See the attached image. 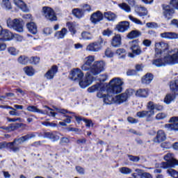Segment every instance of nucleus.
<instances>
[{
	"mask_svg": "<svg viewBox=\"0 0 178 178\" xmlns=\"http://www.w3.org/2000/svg\"><path fill=\"white\" fill-rule=\"evenodd\" d=\"M81 70L88 72L85 80L79 81L81 88H86L92 84V76H98L105 70V62L95 61V56H88L85 58Z\"/></svg>",
	"mask_w": 178,
	"mask_h": 178,
	"instance_id": "1",
	"label": "nucleus"
},
{
	"mask_svg": "<svg viewBox=\"0 0 178 178\" xmlns=\"http://www.w3.org/2000/svg\"><path fill=\"white\" fill-rule=\"evenodd\" d=\"M178 63V48L169 51L163 58H156L153 60L152 64L157 67H162L166 65H177Z\"/></svg>",
	"mask_w": 178,
	"mask_h": 178,
	"instance_id": "2",
	"label": "nucleus"
},
{
	"mask_svg": "<svg viewBox=\"0 0 178 178\" xmlns=\"http://www.w3.org/2000/svg\"><path fill=\"white\" fill-rule=\"evenodd\" d=\"M35 137V134H29L19 138L15 139L13 142L6 143V142L0 143V149H3L8 147L10 149H12L13 152H17L19 151L20 147L19 145L23 144V143L28 141V140H31Z\"/></svg>",
	"mask_w": 178,
	"mask_h": 178,
	"instance_id": "3",
	"label": "nucleus"
},
{
	"mask_svg": "<svg viewBox=\"0 0 178 178\" xmlns=\"http://www.w3.org/2000/svg\"><path fill=\"white\" fill-rule=\"evenodd\" d=\"M123 79L117 77L111 79L109 82V87L107 89L108 94H120L123 91Z\"/></svg>",
	"mask_w": 178,
	"mask_h": 178,
	"instance_id": "4",
	"label": "nucleus"
},
{
	"mask_svg": "<svg viewBox=\"0 0 178 178\" xmlns=\"http://www.w3.org/2000/svg\"><path fill=\"white\" fill-rule=\"evenodd\" d=\"M164 159L166 162H162L160 164V168L163 169H169L170 168H175V166H178V161L175 159V154L172 153H167L164 156Z\"/></svg>",
	"mask_w": 178,
	"mask_h": 178,
	"instance_id": "5",
	"label": "nucleus"
},
{
	"mask_svg": "<svg viewBox=\"0 0 178 178\" xmlns=\"http://www.w3.org/2000/svg\"><path fill=\"white\" fill-rule=\"evenodd\" d=\"M7 26L9 29H13L15 31L18 33H23V19H15L12 20L10 18L7 19Z\"/></svg>",
	"mask_w": 178,
	"mask_h": 178,
	"instance_id": "6",
	"label": "nucleus"
},
{
	"mask_svg": "<svg viewBox=\"0 0 178 178\" xmlns=\"http://www.w3.org/2000/svg\"><path fill=\"white\" fill-rule=\"evenodd\" d=\"M102 45H106V41L100 38L98 41L89 44L86 47V51H88V52H99Z\"/></svg>",
	"mask_w": 178,
	"mask_h": 178,
	"instance_id": "7",
	"label": "nucleus"
},
{
	"mask_svg": "<svg viewBox=\"0 0 178 178\" xmlns=\"http://www.w3.org/2000/svg\"><path fill=\"white\" fill-rule=\"evenodd\" d=\"M42 13L43 16H44V17L47 19V20H50V22H55V20H57L55 11H54V9L49 7H43Z\"/></svg>",
	"mask_w": 178,
	"mask_h": 178,
	"instance_id": "8",
	"label": "nucleus"
},
{
	"mask_svg": "<svg viewBox=\"0 0 178 178\" xmlns=\"http://www.w3.org/2000/svg\"><path fill=\"white\" fill-rule=\"evenodd\" d=\"M169 44L163 42H156L155 44V56L156 58H161L162 52L168 49Z\"/></svg>",
	"mask_w": 178,
	"mask_h": 178,
	"instance_id": "9",
	"label": "nucleus"
},
{
	"mask_svg": "<svg viewBox=\"0 0 178 178\" xmlns=\"http://www.w3.org/2000/svg\"><path fill=\"white\" fill-rule=\"evenodd\" d=\"M131 49L132 51V53H129L128 56L129 58H135V56H137L138 55L141 54V47L138 45V40H134L131 42Z\"/></svg>",
	"mask_w": 178,
	"mask_h": 178,
	"instance_id": "10",
	"label": "nucleus"
},
{
	"mask_svg": "<svg viewBox=\"0 0 178 178\" xmlns=\"http://www.w3.org/2000/svg\"><path fill=\"white\" fill-rule=\"evenodd\" d=\"M169 123L164 125L165 129L168 131H178V117H172L169 120Z\"/></svg>",
	"mask_w": 178,
	"mask_h": 178,
	"instance_id": "11",
	"label": "nucleus"
},
{
	"mask_svg": "<svg viewBox=\"0 0 178 178\" xmlns=\"http://www.w3.org/2000/svg\"><path fill=\"white\" fill-rule=\"evenodd\" d=\"M163 15L166 20H170L175 14V9L170 5L164 6L163 7Z\"/></svg>",
	"mask_w": 178,
	"mask_h": 178,
	"instance_id": "12",
	"label": "nucleus"
},
{
	"mask_svg": "<svg viewBox=\"0 0 178 178\" xmlns=\"http://www.w3.org/2000/svg\"><path fill=\"white\" fill-rule=\"evenodd\" d=\"M70 77L72 80H81L84 77V73L79 68H75L71 71Z\"/></svg>",
	"mask_w": 178,
	"mask_h": 178,
	"instance_id": "13",
	"label": "nucleus"
},
{
	"mask_svg": "<svg viewBox=\"0 0 178 178\" xmlns=\"http://www.w3.org/2000/svg\"><path fill=\"white\" fill-rule=\"evenodd\" d=\"M154 115H155V111L152 109H148V111H138L136 113V116H138V118H146V119H149L152 116H154Z\"/></svg>",
	"mask_w": 178,
	"mask_h": 178,
	"instance_id": "14",
	"label": "nucleus"
},
{
	"mask_svg": "<svg viewBox=\"0 0 178 178\" xmlns=\"http://www.w3.org/2000/svg\"><path fill=\"white\" fill-rule=\"evenodd\" d=\"M56 73H58V67L56 65H53L44 74V77L47 80H53Z\"/></svg>",
	"mask_w": 178,
	"mask_h": 178,
	"instance_id": "15",
	"label": "nucleus"
},
{
	"mask_svg": "<svg viewBox=\"0 0 178 178\" xmlns=\"http://www.w3.org/2000/svg\"><path fill=\"white\" fill-rule=\"evenodd\" d=\"M103 19L104 15L102 14V13H101V11L94 13L90 17V20L92 23H94V24H97V23H99V22L103 20Z\"/></svg>",
	"mask_w": 178,
	"mask_h": 178,
	"instance_id": "16",
	"label": "nucleus"
},
{
	"mask_svg": "<svg viewBox=\"0 0 178 178\" xmlns=\"http://www.w3.org/2000/svg\"><path fill=\"white\" fill-rule=\"evenodd\" d=\"M130 27V23L127 21H123L120 22L117 26L116 29L120 33H124V31H127V30H129Z\"/></svg>",
	"mask_w": 178,
	"mask_h": 178,
	"instance_id": "17",
	"label": "nucleus"
},
{
	"mask_svg": "<svg viewBox=\"0 0 178 178\" xmlns=\"http://www.w3.org/2000/svg\"><path fill=\"white\" fill-rule=\"evenodd\" d=\"M165 140H166V134L165 131H163V130L158 131L157 135L154 139V143L159 144L160 143H163Z\"/></svg>",
	"mask_w": 178,
	"mask_h": 178,
	"instance_id": "18",
	"label": "nucleus"
},
{
	"mask_svg": "<svg viewBox=\"0 0 178 178\" xmlns=\"http://www.w3.org/2000/svg\"><path fill=\"white\" fill-rule=\"evenodd\" d=\"M44 137V138H49V140H52L54 142L58 141L60 138L58 132H45Z\"/></svg>",
	"mask_w": 178,
	"mask_h": 178,
	"instance_id": "19",
	"label": "nucleus"
},
{
	"mask_svg": "<svg viewBox=\"0 0 178 178\" xmlns=\"http://www.w3.org/2000/svg\"><path fill=\"white\" fill-rule=\"evenodd\" d=\"M0 35L3 41H9V40H12V37H13V34H12L8 29L1 30Z\"/></svg>",
	"mask_w": 178,
	"mask_h": 178,
	"instance_id": "20",
	"label": "nucleus"
},
{
	"mask_svg": "<svg viewBox=\"0 0 178 178\" xmlns=\"http://www.w3.org/2000/svg\"><path fill=\"white\" fill-rule=\"evenodd\" d=\"M161 38H167L168 40H177L178 33L174 32H164L161 33Z\"/></svg>",
	"mask_w": 178,
	"mask_h": 178,
	"instance_id": "21",
	"label": "nucleus"
},
{
	"mask_svg": "<svg viewBox=\"0 0 178 178\" xmlns=\"http://www.w3.org/2000/svg\"><path fill=\"white\" fill-rule=\"evenodd\" d=\"M126 101H127V96L124 92L114 97V104H123Z\"/></svg>",
	"mask_w": 178,
	"mask_h": 178,
	"instance_id": "22",
	"label": "nucleus"
},
{
	"mask_svg": "<svg viewBox=\"0 0 178 178\" xmlns=\"http://www.w3.org/2000/svg\"><path fill=\"white\" fill-rule=\"evenodd\" d=\"M136 97H140V98H147L149 95V90L145 88H140L136 92Z\"/></svg>",
	"mask_w": 178,
	"mask_h": 178,
	"instance_id": "23",
	"label": "nucleus"
},
{
	"mask_svg": "<svg viewBox=\"0 0 178 178\" xmlns=\"http://www.w3.org/2000/svg\"><path fill=\"white\" fill-rule=\"evenodd\" d=\"M14 3L19 8L20 10H22V12H29V8H27V5L24 3L22 0H14Z\"/></svg>",
	"mask_w": 178,
	"mask_h": 178,
	"instance_id": "24",
	"label": "nucleus"
},
{
	"mask_svg": "<svg viewBox=\"0 0 178 178\" xmlns=\"http://www.w3.org/2000/svg\"><path fill=\"white\" fill-rule=\"evenodd\" d=\"M0 108L2 109H10L11 111H9V115H10V116H20L21 115L19 111H17L16 109L12 106L0 105Z\"/></svg>",
	"mask_w": 178,
	"mask_h": 178,
	"instance_id": "25",
	"label": "nucleus"
},
{
	"mask_svg": "<svg viewBox=\"0 0 178 178\" xmlns=\"http://www.w3.org/2000/svg\"><path fill=\"white\" fill-rule=\"evenodd\" d=\"M135 12L138 15V16H147L148 15V10L147 8L143 6H136L135 7Z\"/></svg>",
	"mask_w": 178,
	"mask_h": 178,
	"instance_id": "26",
	"label": "nucleus"
},
{
	"mask_svg": "<svg viewBox=\"0 0 178 178\" xmlns=\"http://www.w3.org/2000/svg\"><path fill=\"white\" fill-rule=\"evenodd\" d=\"M111 45L115 47H120L122 45V38L120 35H115L111 41Z\"/></svg>",
	"mask_w": 178,
	"mask_h": 178,
	"instance_id": "27",
	"label": "nucleus"
},
{
	"mask_svg": "<svg viewBox=\"0 0 178 178\" xmlns=\"http://www.w3.org/2000/svg\"><path fill=\"white\" fill-rule=\"evenodd\" d=\"M170 88L175 95H178V80L172 81L170 83Z\"/></svg>",
	"mask_w": 178,
	"mask_h": 178,
	"instance_id": "28",
	"label": "nucleus"
},
{
	"mask_svg": "<svg viewBox=\"0 0 178 178\" xmlns=\"http://www.w3.org/2000/svg\"><path fill=\"white\" fill-rule=\"evenodd\" d=\"M147 109H152V111H154L156 109V111H162L163 109V106L162 105L159 104H155L152 102H149L147 104Z\"/></svg>",
	"mask_w": 178,
	"mask_h": 178,
	"instance_id": "29",
	"label": "nucleus"
},
{
	"mask_svg": "<svg viewBox=\"0 0 178 178\" xmlns=\"http://www.w3.org/2000/svg\"><path fill=\"white\" fill-rule=\"evenodd\" d=\"M26 27L31 34H37V25L34 22H29L26 24Z\"/></svg>",
	"mask_w": 178,
	"mask_h": 178,
	"instance_id": "30",
	"label": "nucleus"
},
{
	"mask_svg": "<svg viewBox=\"0 0 178 178\" xmlns=\"http://www.w3.org/2000/svg\"><path fill=\"white\" fill-rule=\"evenodd\" d=\"M154 79V76L152 74L147 73L142 78L143 84H149Z\"/></svg>",
	"mask_w": 178,
	"mask_h": 178,
	"instance_id": "31",
	"label": "nucleus"
},
{
	"mask_svg": "<svg viewBox=\"0 0 178 178\" xmlns=\"http://www.w3.org/2000/svg\"><path fill=\"white\" fill-rule=\"evenodd\" d=\"M28 112H33L34 113H41L42 115H44L45 113L39 108H37L35 106H29L26 108Z\"/></svg>",
	"mask_w": 178,
	"mask_h": 178,
	"instance_id": "32",
	"label": "nucleus"
},
{
	"mask_svg": "<svg viewBox=\"0 0 178 178\" xmlns=\"http://www.w3.org/2000/svg\"><path fill=\"white\" fill-rule=\"evenodd\" d=\"M104 16L109 22H114L116 19V15L111 11L104 13Z\"/></svg>",
	"mask_w": 178,
	"mask_h": 178,
	"instance_id": "33",
	"label": "nucleus"
},
{
	"mask_svg": "<svg viewBox=\"0 0 178 178\" xmlns=\"http://www.w3.org/2000/svg\"><path fill=\"white\" fill-rule=\"evenodd\" d=\"M140 35L141 33L140 31L134 30L128 33L127 38H129V40H133L134 38H138V37H140Z\"/></svg>",
	"mask_w": 178,
	"mask_h": 178,
	"instance_id": "34",
	"label": "nucleus"
},
{
	"mask_svg": "<svg viewBox=\"0 0 178 178\" xmlns=\"http://www.w3.org/2000/svg\"><path fill=\"white\" fill-rule=\"evenodd\" d=\"M103 101L106 105H111V104H115V97L109 95H105Z\"/></svg>",
	"mask_w": 178,
	"mask_h": 178,
	"instance_id": "35",
	"label": "nucleus"
},
{
	"mask_svg": "<svg viewBox=\"0 0 178 178\" xmlns=\"http://www.w3.org/2000/svg\"><path fill=\"white\" fill-rule=\"evenodd\" d=\"M72 14L75 17H77L78 19H81L84 15V11L83 10H80L79 8H75L72 10Z\"/></svg>",
	"mask_w": 178,
	"mask_h": 178,
	"instance_id": "36",
	"label": "nucleus"
},
{
	"mask_svg": "<svg viewBox=\"0 0 178 178\" xmlns=\"http://www.w3.org/2000/svg\"><path fill=\"white\" fill-rule=\"evenodd\" d=\"M67 33V29H66V28H63L61 31L56 33L55 37H56L58 39L65 38V35H66Z\"/></svg>",
	"mask_w": 178,
	"mask_h": 178,
	"instance_id": "37",
	"label": "nucleus"
},
{
	"mask_svg": "<svg viewBox=\"0 0 178 178\" xmlns=\"http://www.w3.org/2000/svg\"><path fill=\"white\" fill-rule=\"evenodd\" d=\"M22 126H26L24 124H11L7 127V131H13Z\"/></svg>",
	"mask_w": 178,
	"mask_h": 178,
	"instance_id": "38",
	"label": "nucleus"
},
{
	"mask_svg": "<svg viewBox=\"0 0 178 178\" xmlns=\"http://www.w3.org/2000/svg\"><path fill=\"white\" fill-rule=\"evenodd\" d=\"M17 60L18 63H20V65H27V63L30 62V59L26 56H20L18 58Z\"/></svg>",
	"mask_w": 178,
	"mask_h": 178,
	"instance_id": "39",
	"label": "nucleus"
},
{
	"mask_svg": "<svg viewBox=\"0 0 178 178\" xmlns=\"http://www.w3.org/2000/svg\"><path fill=\"white\" fill-rule=\"evenodd\" d=\"M101 90V83H96L88 88V92H95V91H99Z\"/></svg>",
	"mask_w": 178,
	"mask_h": 178,
	"instance_id": "40",
	"label": "nucleus"
},
{
	"mask_svg": "<svg viewBox=\"0 0 178 178\" xmlns=\"http://www.w3.org/2000/svg\"><path fill=\"white\" fill-rule=\"evenodd\" d=\"M44 108L48 109L47 111H44V115H48L49 116H52V118H55L56 116V113L54 112V109L49 108L48 106H44Z\"/></svg>",
	"mask_w": 178,
	"mask_h": 178,
	"instance_id": "41",
	"label": "nucleus"
},
{
	"mask_svg": "<svg viewBox=\"0 0 178 178\" xmlns=\"http://www.w3.org/2000/svg\"><path fill=\"white\" fill-rule=\"evenodd\" d=\"M172 168H168V170H167V173H168V175H170L171 177L178 178V172L175 170H173Z\"/></svg>",
	"mask_w": 178,
	"mask_h": 178,
	"instance_id": "42",
	"label": "nucleus"
},
{
	"mask_svg": "<svg viewBox=\"0 0 178 178\" xmlns=\"http://www.w3.org/2000/svg\"><path fill=\"white\" fill-rule=\"evenodd\" d=\"M24 70L27 76H34L35 71L33 67H25Z\"/></svg>",
	"mask_w": 178,
	"mask_h": 178,
	"instance_id": "43",
	"label": "nucleus"
},
{
	"mask_svg": "<svg viewBox=\"0 0 178 178\" xmlns=\"http://www.w3.org/2000/svg\"><path fill=\"white\" fill-rule=\"evenodd\" d=\"M120 173L122 175H130L133 170L127 167H122L119 169Z\"/></svg>",
	"mask_w": 178,
	"mask_h": 178,
	"instance_id": "44",
	"label": "nucleus"
},
{
	"mask_svg": "<svg viewBox=\"0 0 178 178\" xmlns=\"http://www.w3.org/2000/svg\"><path fill=\"white\" fill-rule=\"evenodd\" d=\"M173 99H175V96L170 94H168L164 98V102L169 105V104H170Z\"/></svg>",
	"mask_w": 178,
	"mask_h": 178,
	"instance_id": "45",
	"label": "nucleus"
},
{
	"mask_svg": "<svg viewBox=\"0 0 178 178\" xmlns=\"http://www.w3.org/2000/svg\"><path fill=\"white\" fill-rule=\"evenodd\" d=\"M2 5L7 10L12 9V4L9 0H2Z\"/></svg>",
	"mask_w": 178,
	"mask_h": 178,
	"instance_id": "46",
	"label": "nucleus"
},
{
	"mask_svg": "<svg viewBox=\"0 0 178 178\" xmlns=\"http://www.w3.org/2000/svg\"><path fill=\"white\" fill-rule=\"evenodd\" d=\"M29 63H31V65H38L40 63V57H31L29 58Z\"/></svg>",
	"mask_w": 178,
	"mask_h": 178,
	"instance_id": "47",
	"label": "nucleus"
},
{
	"mask_svg": "<svg viewBox=\"0 0 178 178\" xmlns=\"http://www.w3.org/2000/svg\"><path fill=\"white\" fill-rule=\"evenodd\" d=\"M124 93L127 96V99H129L130 97H132V95H134V94H136V91H134V90L133 89H127Z\"/></svg>",
	"mask_w": 178,
	"mask_h": 178,
	"instance_id": "48",
	"label": "nucleus"
},
{
	"mask_svg": "<svg viewBox=\"0 0 178 178\" xmlns=\"http://www.w3.org/2000/svg\"><path fill=\"white\" fill-rule=\"evenodd\" d=\"M81 37L83 40H92V35L91 33L88 32H83L81 33Z\"/></svg>",
	"mask_w": 178,
	"mask_h": 178,
	"instance_id": "49",
	"label": "nucleus"
},
{
	"mask_svg": "<svg viewBox=\"0 0 178 178\" xmlns=\"http://www.w3.org/2000/svg\"><path fill=\"white\" fill-rule=\"evenodd\" d=\"M54 109L56 111V112H58V113H62L63 115H66V113H70V114L74 113L70 111H67V110L63 109V108H58L56 107H54Z\"/></svg>",
	"mask_w": 178,
	"mask_h": 178,
	"instance_id": "50",
	"label": "nucleus"
},
{
	"mask_svg": "<svg viewBox=\"0 0 178 178\" xmlns=\"http://www.w3.org/2000/svg\"><path fill=\"white\" fill-rule=\"evenodd\" d=\"M67 27L72 34H76V30L74 29V25L72 22H67Z\"/></svg>",
	"mask_w": 178,
	"mask_h": 178,
	"instance_id": "51",
	"label": "nucleus"
},
{
	"mask_svg": "<svg viewBox=\"0 0 178 178\" xmlns=\"http://www.w3.org/2000/svg\"><path fill=\"white\" fill-rule=\"evenodd\" d=\"M8 51L11 55L14 56H16V55H18L19 54V51H17L15 47H9Z\"/></svg>",
	"mask_w": 178,
	"mask_h": 178,
	"instance_id": "52",
	"label": "nucleus"
},
{
	"mask_svg": "<svg viewBox=\"0 0 178 178\" xmlns=\"http://www.w3.org/2000/svg\"><path fill=\"white\" fill-rule=\"evenodd\" d=\"M129 19L134 23H136V24H143V22L140 19L133 17L132 15H129Z\"/></svg>",
	"mask_w": 178,
	"mask_h": 178,
	"instance_id": "53",
	"label": "nucleus"
},
{
	"mask_svg": "<svg viewBox=\"0 0 178 178\" xmlns=\"http://www.w3.org/2000/svg\"><path fill=\"white\" fill-rule=\"evenodd\" d=\"M121 8L123 9V10L127 12L128 13L131 12V8H130V6H129V5H127L126 3H123L121 5Z\"/></svg>",
	"mask_w": 178,
	"mask_h": 178,
	"instance_id": "54",
	"label": "nucleus"
},
{
	"mask_svg": "<svg viewBox=\"0 0 178 178\" xmlns=\"http://www.w3.org/2000/svg\"><path fill=\"white\" fill-rule=\"evenodd\" d=\"M162 148H165L166 149H169V148H172L173 145L170 144V142H164L161 143Z\"/></svg>",
	"mask_w": 178,
	"mask_h": 178,
	"instance_id": "55",
	"label": "nucleus"
},
{
	"mask_svg": "<svg viewBox=\"0 0 178 178\" xmlns=\"http://www.w3.org/2000/svg\"><path fill=\"white\" fill-rule=\"evenodd\" d=\"M116 54L119 56H120V55H122L121 58H124V54H126V50H124V49H118L116 51Z\"/></svg>",
	"mask_w": 178,
	"mask_h": 178,
	"instance_id": "56",
	"label": "nucleus"
},
{
	"mask_svg": "<svg viewBox=\"0 0 178 178\" xmlns=\"http://www.w3.org/2000/svg\"><path fill=\"white\" fill-rule=\"evenodd\" d=\"M128 158L131 162H138L140 161V157L137 156L128 155Z\"/></svg>",
	"mask_w": 178,
	"mask_h": 178,
	"instance_id": "57",
	"label": "nucleus"
},
{
	"mask_svg": "<svg viewBox=\"0 0 178 178\" xmlns=\"http://www.w3.org/2000/svg\"><path fill=\"white\" fill-rule=\"evenodd\" d=\"M170 6L174 8V9H178V0H171Z\"/></svg>",
	"mask_w": 178,
	"mask_h": 178,
	"instance_id": "58",
	"label": "nucleus"
},
{
	"mask_svg": "<svg viewBox=\"0 0 178 178\" xmlns=\"http://www.w3.org/2000/svg\"><path fill=\"white\" fill-rule=\"evenodd\" d=\"M75 169L79 175H86V170H84L81 166H76Z\"/></svg>",
	"mask_w": 178,
	"mask_h": 178,
	"instance_id": "59",
	"label": "nucleus"
},
{
	"mask_svg": "<svg viewBox=\"0 0 178 178\" xmlns=\"http://www.w3.org/2000/svg\"><path fill=\"white\" fill-rule=\"evenodd\" d=\"M165 118H166V114L165 113H160L156 115V120H161L162 119H165Z\"/></svg>",
	"mask_w": 178,
	"mask_h": 178,
	"instance_id": "60",
	"label": "nucleus"
},
{
	"mask_svg": "<svg viewBox=\"0 0 178 178\" xmlns=\"http://www.w3.org/2000/svg\"><path fill=\"white\" fill-rule=\"evenodd\" d=\"M3 42V39L0 38V51H5V49H6V44Z\"/></svg>",
	"mask_w": 178,
	"mask_h": 178,
	"instance_id": "61",
	"label": "nucleus"
},
{
	"mask_svg": "<svg viewBox=\"0 0 178 178\" xmlns=\"http://www.w3.org/2000/svg\"><path fill=\"white\" fill-rule=\"evenodd\" d=\"M135 172H136V176H138L139 178H142L144 175V171L143 170L136 169Z\"/></svg>",
	"mask_w": 178,
	"mask_h": 178,
	"instance_id": "62",
	"label": "nucleus"
},
{
	"mask_svg": "<svg viewBox=\"0 0 178 178\" xmlns=\"http://www.w3.org/2000/svg\"><path fill=\"white\" fill-rule=\"evenodd\" d=\"M105 55L107 56V58H112L113 57V52L111 49L108 48L105 51Z\"/></svg>",
	"mask_w": 178,
	"mask_h": 178,
	"instance_id": "63",
	"label": "nucleus"
},
{
	"mask_svg": "<svg viewBox=\"0 0 178 178\" xmlns=\"http://www.w3.org/2000/svg\"><path fill=\"white\" fill-rule=\"evenodd\" d=\"M70 143V140L67 138V137H63L60 138V144L65 145V144H69Z\"/></svg>",
	"mask_w": 178,
	"mask_h": 178,
	"instance_id": "64",
	"label": "nucleus"
}]
</instances>
